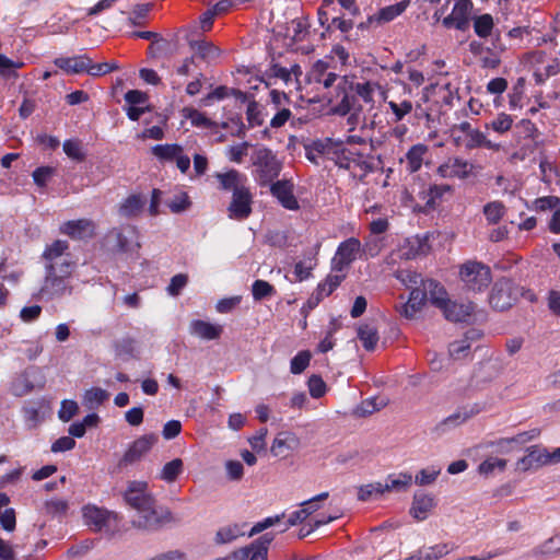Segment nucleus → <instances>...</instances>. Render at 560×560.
Returning <instances> with one entry per match:
<instances>
[{"instance_id":"f257e3e1","label":"nucleus","mask_w":560,"mask_h":560,"mask_svg":"<svg viewBox=\"0 0 560 560\" xmlns=\"http://www.w3.org/2000/svg\"><path fill=\"white\" fill-rule=\"evenodd\" d=\"M44 278L35 299L51 302L69 296L73 292L71 277L77 262L69 252V243L56 240L47 245L42 254Z\"/></svg>"},{"instance_id":"f03ea898","label":"nucleus","mask_w":560,"mask_h":560,"mask_svg":"<svg viewBox=\"0 0 560 560\" xmlns=\"http://www.w3.org/2000/svg\"><path fill=\"white\" fill-rule=\"evenodd\" d=\"M328 160L336 166L349 171L353 178L362 180L375 168L373 158L347 147L343 140L331 139V149L328 150Z\"/></svg>"},{"instance_id":"7ed1b4c3","label":"nucleus","mask_w":560,"mask_h":560,"mask_svg":"<svg viewBox=\"0 0 560 560\" xmlns=\"http://www.w3.org/2000/svg\"><path fill=\"white\" fill-rule=\"evenodd\" d=\"M505 49L499 33L491 37L490 43L474 39L468 45V50L478 66L489 70H494L501 65Z\"/></svg>"},{"instance_id":"20e7f679","label":"nucleus","mask_w":560,"mask_h":560,"mask_svg":"<svg viewBox=\"0 0 560 560\" xmlns=\"http://www.w3.org/2000/svg\"><path fill=\"white\" fill-rule=\"evenodd\" d=\"M252 163L255 168V178L260 186L271 184L282 170V164L277 155L266 147L257 148L253 152Z\"/></svg>"},{"instance_id":"39448f33","label":"nucleus","mask_w":560,"mask_h":560,"mask_svg":"<svg viewBox=\"0 0 560 560\" xmlns=\"http://www.w3.org/2000/svg\"><path fill=\"white\" fill-rule=\"evenodd\" d=\"M336 92L338 102L334 112L342 116L351 113L348 120L353 124L362 112V105L354 92L353 82L349 81L347 77H341L336 84Z\"/></svg>"},{"instance_id":"423d86ee","label":"nucleus","mask_w":560,"mask_h":560,"mask_svg":"<svg viewBox=\"0 0 560 560\" xmlns=\"http://www.w3.org/2000/svg\"><path fill=\"white\" fill-rule=\"evenodd\" d=\"M106 244L120 254L135 253L140 248L139 233L135 225L114 228L105 236Z\"/></svg>"},{"instance_id":"0eeeda50","label":"nucleus","mask_w":560,"mask_h":560,"mask_svg":"<svg viewBox=\"0 0 560 560\" xmlns=\"http://www.w3.org/2000/svg\"><path fill=\"white\" fill-rule=\"evenodd\" d=\"M431 100L438 105L435 110L438 117H440V115L453 108L454 102L459 100L458 91L453 88L451 83L443 85L429 84L422 89L421 101L423 103H430Z\"/></svg>"},{"instance_id":"6e6552de","label":"nucleus","mask_w":560,"mask_h":560,"mask_svg":"<svg viewBox=\"0 0 560 560\" xmlns=\"http://www.w3.org/2000/svg\"><path fill=\"white\" fill-rule=\"evenodd\" d=\"M460 280L468 291L481 292L491 283V270L479 261H467L459 270Z\"/></svg>"},{"instance_id":"1a4fd4ad","label":"nucleus","mask_w":560,"mask_h":560,"mask_svg":"<svg viewBox=\"0 0 560 560\" xmlns=\"http://www.w3.org/2000/svg\"><path fill=\"white\" fill-rule=\"evenodd\" d=\"M273 538L272 534L266 533L248 546L233 551L225 560H267L269 546Z\"/></svg>"},{"instance_id":"9d476101","label":"nucleus","mask_w":560,"mask_h":560,"mask_svg":"<svg viewBox=\"0 0 560 560\" xmlns=\"http://www.w3.org/2000/svg\"><path fill=\"white\" fill-rule=\"evenodd\" d=\"M170 520L171 513L168 511L164 514L159 513L155 503L137 511V514L133 516L131 523L136 528L147 532H155Z\"/></svg>"},{"instance_id":"9b49d317","label":"nucleus","mask_w":560,"mask_h":560,"mask_svg":"<svg viewBox=\"0 0 560 560\" xmlns=\"http://www.w3.org/2000/svg\"><path fill=\"white\" fill-rule=\"evenodd\" d=\"M82 516L84 524L96 533L109 530L112 521L116 520V515L113 512L94 504L84 505L82 508Z\"/></svg>"},{"instance_id":"f8f14e48","label":"nucleus","mask_w":560,"mask_h":560,"mask_svg":"<svg viewBox=\"0 0 560 560\" xmlns=\"http://www.w3.org/2000/svg\"><path fill=\"white\" fill-rule=\"evenodd\" d=\"M472 8L470 0H456L451 14L442 20L443 26L465 32L470 25Z\"/></svg>"},{"instance_id":"ddd939ff","label":"nucleus","mask_w":560,"mask_h":560,"mask_svg":"<svg viewBox=\"0 0 560 560\" xmlns=\"http://www.w3.org/2000/svg\"><path fill=\"white\" fill-rule=\"evenodd\" d=\"M148 488L145 481H130L124 494L127 504L136 511L155 504L156 501Z\"/></svg>"},{"instance_id":"4468645a","label":"nucleus","mask_w":560,"mask_h":560,"mask_svg":"<svg viewBox=\"0 0 560 560\" xmlns=\"http://www.w3.org/2000/svg\"><path fill=\"white\" fill-rule=\"evenodd\" d=\"M158 442V436L153 433L144 434L135 440L120 458L118 466L120 468L132 465L140 460L141 457L147 454L152 446Z\"/></svg>"},{"instance_id":"2eb2a0df","label":"nucleus","mask_w":560,"mask_h":560,"mask_svg":"<svg viewBox=\"0 0 560 560\" xmlns=\"http://www.w3.org/2000/svg\"><path fill=\"white\" fill-rule=\"evenodd\" d=\"M253 195L248 188H242L234 191L232 201L228 207L229 218L243 221L252 213Z\"/></svg>"},{"instance_id":"dca6fc26","label":"nucleus","mask_w":560,"mask_h":560,"mask_svg":"<svg viewBox=\"0 0 560 560\" xmlns=\"http://www.w3.org/2000/svg\"><path fill=\"white\" fill-rule=\"evenodd\" d=\"M513 302L512 282L508 279L498 280L489 295L491 307L497 311H505L512 306Z\"/></svg>"},{"instance_id":"f3484780","label":"nucleus","mask_w":560,"mask_h":560,"mask_svg":"<svg viewBox=\"0 0 560 560\" xmlns=\"http://www.w3.org/2000/svg\"><path fill=\"white\" fill-rule=\"evenodd\" d=\"M360 252L361 242L358 238L350 237L341 242L332 259L335 268L339 271H342L343 268L348 267L357 259V255Z\"/></svg>"},{"instance_id":"a211bd4d","label":"nucleus","mask_w":560,"mask_h":560,"mask_svg":"<svg viewBox=\"0 0 560 560\" xmlns=\"http://www.w3.org/2000/svg\"><path fill=\"white\" fill-rule=\"evenodd\" d=\"M293 184L290 180H277L270 185V191L278 199L280 205L288 210H298L299 201L293 192Z\"/></svg>"},{"instance_id":"6ab92c4d","label":"nucleus","mask_w":560,"mask_h":560,"mask_svg":"<svg viewBox=\"0 0 560 560\" xmlns=\"http://www.w3.org/2000/svg\"><path fill=\"white\" fill-rule=\"evenodd\" d=\"M475 308L476 305L472 302L448 301L442 311L445 318L451 322L468 323L474 317Z\"/></svg>"},{"instance_id":"aec40b11","label":"nucleus","mask_w":560,"mask_h":560,"mask_svg":"<svg viewBox=\"0 0 560 560\" xmlns=\"http://www.w3.org/2000/svg\"><path fill=\"white\" fill-rule=\"evenodd\" d=\"M60 231L74 240L91 238L95 233L93 222L88 219L67 221L62 224Z\"/></svg>"},{"instance_id":"412c9836","label":"nucleus","mask_w":560,"mask_h":560,"mask_svg":"<svg viewBox=\"0 0 560 560\" xmlns=\"http://www.w3.org/2000/svg\"><path fill=\"white\" fill-rule=\"evenodd\" d=\"M472 164L460 158H455L448 163L442 164L438 168V173L442 177H456L459 179L467 178L472 171Z\"/></svg>"},{"instance_id":"4be33fe9","label":"nucleus","mask_w":560,"mask_h":560,"mask_svg":"<svg viewBox=\"0 0 560 560\" xmlns=\"http://www.w3.org/2000/svg\"><path fill=\"white\" fill-rule=\"evenodd\" d=\"M340 78L337 73L329 71V63L324 60H317L310 71V80L322 84L325 89L331 88Z\"/></svg>"},{"instance_id":"5701e85b","label":"nucleus","mask_w":560,"mask_h":560,"mask_svg":"<svg viewBox=\"0 0 560 560\" xmlns=\"http://www.w3.org/2000/svg\"><path fill=\"white\" fill-rule=\"evenodd\" d=\"M436 502L433 495L425 493H415L410 514L417 521H424L429 513L435 508Z\"/></svg>"},{"instance_id":"b1692460","label":"nucleus","mask_w":560,"mask_h":560,"mask_svg":"<svg viewBox=\"0 0 560 560\" xmlns=\"http://www.w3.org/2000/svg\"><path fill=\"white\" fill-rule=\"evenodd\" d=\"M215 178L220 184V189L224 191H236L247 187V177L236 170H230L225 173H217Z\"/></svg>"},{"instance_id":"393cba45","label":"nucleus","mask_w":560,"mask_h":560,"mask_svg":"<svg viewBox=\"0 0 560 560\" xmlns=\"http://www.w3.org/2000/svg\"><path fill=\"white\" fill-rule=\"evenodd\" d=\"M222 331V326L202 319H194L189 324V334L203 340L218 339Z\"/></svg>"},{"instance_id":"a878e982","label":"nucleus","mask_w":560,"mask_h":560,"mask_svg":"<svg viewBox=\"0 0 560 560\" xmlns=\"http://www.w3.org/2000/svg\"><path fill=\"white\" fill-rule=\"evenodd\" d=\"M54 63L69 74H79L86 72L90 65V58L85 55L75 57H59Z\"/></svg>"},{"instance_id":"bb28decb","label":"nucleus","mask_w":560,"mask_h":560,"mask_svg":"<svg viewBox=\"0 0 560 560\" xmlns=\"http://www.w3.org/2000/svg\"><path fill=\"white\" fill-rule=\"evenodd\" d=\"M455 548L456 547L451 544H438L427 548H421L405 560H440Z\"/></svg>"},{"instance_id":"cd10ccee","label":"nucleus","mask_w":560,"mask_h":560,"mask_svg":"<svg viewBox=\"0 0 560 560\" xmlns=\"http://www.w3.org/2000/svg\"><path fill=\"white\" fill-rule=\"evenodd\" d=\"M331 149V138L317 139L305 147L306 159L315 165L320 164V159L328 160V150Z\"/></svg>"},{"instance_id":"c85d7f7f","label":"nucleus","mask_w":560,"mask_h":560,"mask_svg":"<svg viewBox=\"0 0 560 560\" xmlns=\"http://www.w3.org/2000/svg\"><path fill=\"white\" fill-rule=\"evenodd\" d=\"M422 287L425 289L430 302L443 310L450 301L445 288L433 279L423 281Z\"/></svg>"},{"instance_id":"c756f323","label":"nucleus","mask_w":560,"mask_h":560,"mask_svg":"<svg viewBox=\"0 0 560 560\" xmlns=\"http://www.w3.org/2000/svg\"><path fill=\"white\" fill-rule=\"evenodd\" d=\"M429 149L423 143L413 144L406 153L405 160L402 162L406 163V170L409 173L418 172L423 162L424 155L428 153Z\"/></svg>"},{"instance_id":"7c9ffc66","label":"nucleus","mask_w":560,"mask_h":560,"mask_svg":"<svg viewBox=\"0 0 560 560\" xmlns=\"http://www.w3.org/2000/svg\"><path fill=\"white\" fill-rule=\"evenodd\" d=\"M464 147L466 150L486 148L489 150L498 151L500 149V144L489 140L482 131L476 128L467 137H465Z\"/></svg>"},{"instance_id":"2f4dec72","label":"nucleus","mask_w":560,"mask_h":560,"mask_svg":"<svg viewBox=\"0 0 560 560\" xmlns=\"http://www.w3.org/2000/svg\"><path fill=\"white\" fill-rule=\"evenodd\" d=\"M190 48L202 60L210 62L220 56V49L206 39L189 40Z\"/></svg>"},{"instance_id":"473e14b6","label":"nucleus","mask_w":560,"mask_h":560,"mask_svg":"<svg viewBox=\"0 0 560 560\" xmlns=\"http://www.w3.org/2000/svg\"><path fill=\"white\" fill-rule=\"evenodd\" d=\"M409 4V0H402L395 4L387 5L385 8H382L377 15L370 16L368 22L371 23L373 21L386 23L390 22L397 16H399L405 10L407 9Z\"/></svg>"},{"instance_id":"72a5a7b5","label":"nucleus","mask_w":560,"mask_h":560,"mask_svg":"<svg viewBox=\"0 0 560 560\" xmlns=\"http://www.w3.org/2000/svg\"><path fill=\"white\" fill-rule=\"evenodd\" d=\"M109 398V393L101 387H91L82 396V405L89 410L100 408Z\"/></svg>"},{"instance_id":"f704fd0d","label":"nucleus","mask_w":560,"mask_h":560,"mask_svg":"<svg viewBox=\"0 0 560 560\" xmlns=\"http://www.w3.org/2000/svg\"><path fill=\"white\" fill-rule=\"evenodd\" d=\"M35 388L31 380L30 372L24 371L18 374L10 384V392L15 397H23L32 393Z\"/></svg>"},{"instance_id":"c9c22d12","label":"nucleus","mask_w":560,"mask_h":560,"mask_svg":"<svg viewBox=\"0 0 560 560\" xmlns=\"http://www.w3.org/2000/svg\"><path fill=\"white\" fill-rule=\"evenodd\" d=\"M540 435V429L534 428L528 431L520 432L512 438H502L495 441L493 444L499 448H505L511 444L522 445L529 441L537 439Z\"/></svg>"},{"instance_id":"e433bc0d","label":"nucleus","mask_w":560,"mask_h":560,"mask_svg":"<svg viewBox=\"0 0 560 560\" xmlns=\"http://www.w3.org/2000/svg\"><path fill=\"white\" fill-rule=\"evenodd\" d=\"M245 524H230L223 527H220L215 533L214 541L218 545L229 544L234 541L241 536L245 535L244 532Z\"/></svg>"},{"instance_id":"4c0bfd02","label":"nucleus","mask_w":560,"mask_h":560,"mask_svg":"<svg viewBox=\"0 0 560 560\" xmlns=\"http://www.w3.org/2000/svg\"><path fill=\"white\" fill-rule=\"evenodd\" d=\"M44 406H45V399H43V398L33 400V401H28L27 404H25L23 406V408H22L23 418L30 427H36L40 422V420H42L40 412H42V409L44 408Z\"/></svg>"},{"instance_id":"58836bf2","label":"nucleus","mask_w":560,"mask_h":560,"mask_svg":"<svg viewBox=\"0 0 560 560\" xmlns=\"http://www.w3.org/2000/svg\"><path fill=\"white\" fill-rule=\"evenodd\" d=\"M412 482V476L409 472L390 474L385 479V489L388 491H407Z\"/></svg>"},{"instance_id":"ea45409f","label":"nucleus","mask_w":560,"mask_h":560,"mask_svg":"<svg viewBox=\"0 0 560 560\" xmlns=\"http://www.w3.org/2000/svg\"><path fill=\"white\" fill-rule=\"evenodd\" d=\"M480 407L476 404L472 406H465L459 408L457 411L448 416L442 424L447 427H456L471 417L478 415L480 412Z\"/></svg>"},{"instance_id":"a19ab883","label":"nucleus","mask_w":560,"mask_h":560,"mask_svg":"<svg viewBox=\"0 0 560 560\" xmlns=\"http://www.w3.org/2000/svg\"><path fill=\"white\" fill-rule=\"evenodd\" d=\"M472 26L475 34L482 39L492 35L494 28L493 18L489 13L477 15L472 18Z\"/></svg>"},{"instance_id":"79ce46f5","label":"nucleus","mask_w":560,"mask_h":560,"mask_svg":"<svg viewBox=\"0 0 560 560\" xmlns=\"http://www.w3.org/2000/svg\"><path fill=\"white\" fill-rule=\"evenodd\" d=\"M145 200L140 195H131L119 207V213L126 218L136 217L144 207Z\"/></svg>"},{"instance_id":"37998d69","label":"nucleus","mask_w":560,"mask_h":560,"mask_svg":"<svg viewBox=\"0 0 560 560\" xmlns=\"http://www.w3.org/2000/svg\"><path fill=\"white\" fill-rule=\"evenodd\" d=\"M230 94L237 96V98H240L241 101L246 100V94L244 92H242L240 90H235V89H229L224 85H220V86L215 88L212 92L207 94L201 100V104L203 106H208L211 104V102L213 100L221 101V100H224L225 97H228Z\"/></svg>"},{"instance_id":"c03bdc74","label":"nucleus","mask_w":560,"mask_h":560,"mask_svg":"<svg viewBox=\"0 0 560 560\" xmlns=\"http://www.w3.org/2000/svg\"><path fill=\"white\" fill-rule=\"evenodd\" d=\"M483 215L488 224H498L506 213V207L502 201H490L483 206Z\"/></svg>"},{"instance_id":"a18cd8bd","label":"nucleus","mask_w":560,"mask_h":560,"mask_svg":"<svg viewBox=\"0 0 560 560\" xmlns=\"http://www.w3.org/2000/svg\"><path fill=\"white\" fill-rule=\"evenodd\" d=\"M354 92L358 95V98L362 100L365 104L371 106L374 105V94L377 89H380V84L377 82L365 81L353 83Z\"/></svg>"},{"instance_id":"49530a36","label":"nucleus","mask_w":560,"mask_h":560,"mask_svg":"<svg viewBox=\"0 0 560 560\" xmlns=\"http://www.w3.org/2000/svg\"><path fill=\"white\" fill-rule=\"evenodd\" d=\"M183 471V460L180 458H174L163 466L159 478L167 483H172L178 478L179 475H182Z\"/></svg>"},{"instance_id":"de8ad7c7","label":"nucleus","mask_w":560,"mask_h":560,"mask_svg":"<svg viewBox=\"0 0 560 560\" xmlns=\"http://www.w3.org/2000/svg\"><path fill=\"white\" fill-rule=\"evenodd\" d=\"M24 67V62L12 60L3 54H0V78L10 80L19 77L16 70Z\"/></svg>"},{"instance_id":"09e8293b","label":"nucleus","mask_w":560,"mask_h":560,"mask_svg":"<svg viewBox=\"0 0 560 560\" xmlns=\"http://www.w3.org/2000/svg\"><path fill=\"white\" fill-rule=\"evenodd\" d=\"M428 103H423L421 98L419 102H417L415 106V117L418 120H424L428 128L431 127L432 124H434L439 117L438 113L434 108V105H427Z\"/></svg>"},{"instance_id":"8fccbe9b","label":"nucleus","mask_w":560,"mask_h":560,"mask_svg":"<svg viewBox=\"0 0 560 560\" xmlns=\"http://www.w3.org/2000/svg\"><path fill=\"white\" fill-rule=\"evenodd\" d=\"M358 338L368 351H373L378 341V334L376 328L370 325L360 326L358 329Z\"/></svg>"},{"instance_id":"3c124183","label":"nucleus","mask_w":560,"mask_h":560,"mask_svg":"<svg viewBox=\"0 0 560 560\" xmlns=\"http://www.w3.org/2000/svg\"><path fill=\"white\" fill-rule=\"evenodd\" d=\"M152 153L161 161H174L183 153V147L177 143L156 144L152 148Z\"/></svg>"},{"instance_id":"603ef678","label":"nucleus","mask_w":560,"mask_h":560,"mask_svg":"<svg viewBox=\"0 0 560 560\" xmlns=\"http://www.w3.org/2000/svg\"><path fill=\"white\" fill-rule=\"evenodd\" d=\"M386 104L394 116L393 121L396 124L402 121L413 109V104L409 100H404L401 102L386 101Z\"/></svg>"},{"instance_id":"864d4df0","label":"nucleus","mask_w":560,"mask_h":560,"mask_svg":"<svg viewBox=\"0 0 560 560\" xmlns=\"http://www.w3.org/2000/svg\"><path fill=\"white\" fill-rule=\"evenodd\" d=\"M408 250L404 254L406 258H415L425 254L429 249L428 238L425 236L416 235L407 240Z\"/></svg>"},{"instance_id":"5fc2aeb1","label":"nucleus","mask_w":560,"mask_h":560,"mask_svg":"<svg viewBox=\"0 0 560 560\" xmlns=\"http://www.w3.org/2000/svg\"><path fill=\"white\" fill-rule=\"evenodd\" d=\"M345 276L328 275L327 278L317 287V299L329 296L342 282Z\"/></svg>"},{"instance_id":"6e6d98bb","label":"nucleus","mask_w":560,"mask_h":560,"mask_svg":"<svg viewBox=\"0 0 560 560\" xmlns=\"http://www.w3.org/2000/svg\"><path fill=\"white\" fill-rule=\"evenodd\" d=\"M513 126V118L505 113L498 114L490 122L486 124L487 129H491L499 135L508 132Z\"/></svg>"},{"instance_id":"4d7b16f0","label":"nucleus","mask_w":560,"mask_h":560,"mask_svg":"<svg viewBox=\"0 0 560 560\" xmlns=\"http://www.w3.org/2000/svg\"><path fill=\"white\" fill-rule=\"evenodd\" d=\"M506 459L499 457H488L478 467V471L481 475L489 476L495 470L503 471L506 467Z\"/></svg>"},{"instance_id":"13d9d810","label":"nucleus","mask_w":560,"mask_h":560,"mask_svg":"<svg viewBox=\"0 0 560 560\" xmlns=\"http://www.w3.org/2000/svg\"><path fill=\"white\" fill-rule=\"evenodd\" d=\"M524 97V79H518L517 83L509 93V107L511 110L521 109L523 107Z\"/></svg>"},{"instance_id":"bf43d9fd","label":"nucleus","mask_w":560,"mask_h":560,"mask_svg":"<svg viewBox=\"0 0 560 560\" xmlns=\"http://www.w3.org/2000/svg\"><path fill=\"white\" fill-rule=\"evenodd\" d=\"M557 538L558 536L550 537L544 544L533 548L528 552V556L535 558L536 560H542L547 556L560 552V547L555 550H552L550 547L551 544H553Z\"/></svg>"},{"instance_id":"052dcab7","label":"nucleus","mask_w":560,"mask_h":560,"mask_svg":"<svg viewBox=\"0 0 560 560\" xmlns=\"http://www.w3.org/2000/svg\"><path fill=\"white\" fill-rule=\"evenodd\" d=\"M191 202L186 192L182 191L166 201V206L173 213H182L190 207Z\"/></svg>"},{"instance_id":"680f3d73","label":"nucleus","mask_w":560,"mask_h":560,"mask_svg":"<svg viewBox=\"0 0 560 560\" xmlns=\"http://www.w3.org/2000/svg\"><path fill=\"white\" fill-rule=\"evenodd\" d=\"M63 152L68 158L82 162L85 159V154L82 151V147L79 140L77 139H68L62 144Z\"/></svg>"},{"instance_id":"e2e57ef3","label":"nucleus","mask_w":560,"mask_h":560,"mask_svg":"<svg viewBox=\"0 0 560 560\" xmlns=\"http://www.w3.org/2000/svg\"><path fill=\"white\" fill-rule=\"evenodd\" d=\"M311 352L307 350L300 351L291 359L290 371L292 374H301L310 364Z\"/></svg>"},{"instance_id":"0e129e2a","label":"nucleus","mask_w":560,"mask_h":560,"mask_svg":"<svg viewBox=\"0 0 560 560\" xmlns=\"http://www.w3.org/2000/svg\"><path fill=\"white\" fill-rule=\"evenodd\" d=\"M186 117L190 120L191 125L201 128H212L214 122L211 121L205 114L194 108L185 109Z\"/></svg>"},{"instance_id":"69168bd1","label":"nucleus","mask_w":560,"mask_h":560,"mask_svg":"<svg viewBox=\"0 0 560 560\" xmlns=\"http://www.w3.org/2000/svg\"><path fill=\"white\" fill-rule=\"evenodd\" d=\"M528 455L536 466H542L553 464L551 453L546 448H539L538 446H530L528 448Z\"/></svg>"},{"instance_id":"338daca9","label":"nucleus","mask_w":560,"mask_h":560,"mask_svg":"<svg viewBox=\"0 0 560 560\" xmlns=\"http://www.w3.org/2000/svg\"><path fill=\"white\" fill-rule=\"evenodd\" d=\"M382 249V242L375 237H370L361 245L360 258L369 259L376 257Z\"/></svg>"},{"instance_id":"774afa93","label":"nucleus","mask_w":560,"mask_h":560,"mask_svg":"<svg viewBox=\"0 0 560 560\" xmlns=\"http://www.w3.org/2000/svg\"><path fill=\"white\" fill-rule=\"evenodd\" d=\"M470 350V342L467 339L456 340L450 343L448 353L454 360L465 358Z\"/></svg>"}]
</instances>
